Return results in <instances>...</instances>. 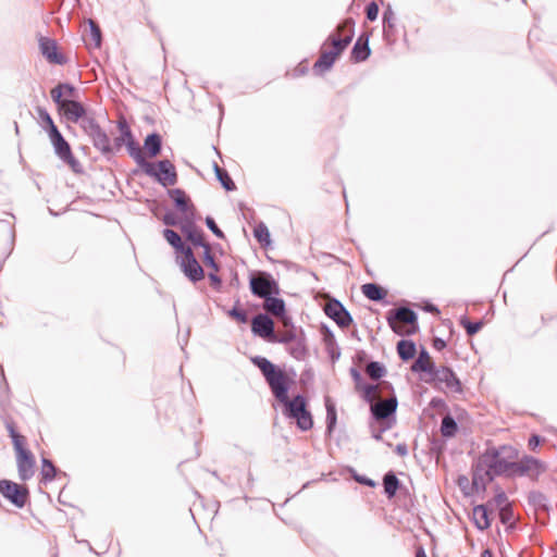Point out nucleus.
Segmentation results:
<instances>
[{
  "label": "nucleus",
  "mask_w": 557,
  "mask_h": 557,
  "mask_svg": "<svg viewBox=\"0 0 557 557\" xmlns=\"http://www.w3.org/2000/svg\"><path fill=\"white\" fill-rule=\"evenodd\" d=\"M364 372L370 380L380 382L383 377V363L370 361L366 364ZM349 374L354 381L356 393L370 406L369 428L372 437L380 441L383 438V397L381 396V384L366 382L357 367H351Z\"/></svg>",
  "instance_id": "obj_1"
},
{
  "label": "nucleus",
  "mask_w": 557,
  "mask_h": 557,
  "mask_svg": "<svg viewBox=\"0 0 557 557\" xmlns=\"http://www.w3.org/2000/svg\"><path fill=\"white\" fill-rule=\"evenodd\" d=\"M250 360L262 373L274 398L278 403L287 400L294 381L288 376L286 371L262 356L251 357Z\"/></svg>",
  "instance_id": "obj_2"
},
{
  "label": "nucleus",
  "mask_w": 557,
  "mask_h": 557,
  "mask_svg": "<svg viewBox=\"0 0 557 557\" xmlns=\"http://www.w3.org/2000/svg\"><path fill=\"white\" fill-rule=\"evenodd\" d=\"M354 26L355 22L352 18H347L341 23L337 27L341 32H346L344 37H338L335 34H331L325 44H331L332 49L322 50L320 57L313 64V71L322 74L330 71L334 65L336 59L346 50L354 38Z\"/></svg>",
  "instance_id": "obj_3"
},
{
  "label": "nucleus",
  "mask_w": 557,
  "mask_h": 557,
  "mask_svg": "<svg viewBox=\"0 0 557 557\" xmlns=\"http://www.w3.org/2000/svg\"><path fill=\"white\" fill-rule=\"evenodd\" d=\"M519 454L512 446H502L498 449L487 450L483 458L484 463L488 469L486 476L492 480L494 475L503 474L516 467Z\"/></svg>",
  "instance_id": "obj_4"
},
{
  "label": "nucleus",
  "mask_w": 557,
  "mask_h": 557,
  "mask_svg": "<svg viewBox=\"0 0 557 557\" xmlns=\"http://www.w3.org/2000/svg\"><path fill=\"white\" fill-rule=\"evenodd\" d=\"M283 405L282 413L296 421L297 428L301 431H309L313 428V418L307 408V399L304 395L297 394L292 399L280 401Z\"/></svg>",
  "instance_id": "obj_5"
},
{
  "label": "nucleus",
  "mask_w": 557,
  "mask_h": 557,
  "mask_svg": "<svg viewBox=\"0 0 557 557\" xmlns=\"http://www.w3.org/2000/svg\"><path fill=\"white\" fill-rule=\"evenodd\" d=\"M141 171L163 187L174 186L178 180L175 165L168 159L148 161Z\"/></svg>",
  "instance_id": "obj_6"
},
{
  "label": "nucleus",
  "mask_w": 557,
  "mask_h": 557,
  "mask_svg": "<svg viewBox=\"0 0 557 557\" xmlns=\"http://www.w3.org/2000/svg\"><path fill=\"white\" fill-rule=\"evenodd\" d=\"M249 289L255 297L260 299L278 295L281 290L278 282L267 271H251L249 273Z\"/></svg>",
  "instance_id": "obj_7"
},
{
  "label": "nucleus",
  "mask_w": 557,
  "mask_h": 557,
  "mask_svg": "<svg viewBox=\"0 0 557 557\" xmlns=\"http://www.w3.org/2000/svg\"><path fill=\"white\" fill-rule=\"evenodd\" d=\"M83 131L89 137L92 146L101 152L102 156L109 158L114 154V148L108 133L94 120H85L83 122Z\"/></svg>",
  "instance_id": "obj_8"
},
{
  "label": "nucleus",
  "mask_w": 557,
  "mask_h": 557,
  "mask_svg": "<svg viewBox=\"0 0 557 557\" xmlns=\"http://www.w3.org/2000/svg\"><path fill=\"white\" fill-rule=\"evenodd\" d=\"M48 137L51 141L55 156L66 165H69L74 173H83V166L81 162L73 154L69 141L64 138L60 129L48 135Z\"/></svg>",
  "instance_id": "obj_9"
},
{
  "label": "nucleus",
  "mask_w": 557,
  "mask_h": 557,
  "mask_svg": "<svg viewBox=\"0 0 557 557\" xmlns=\"http://www.w3.org/2000/svg\"><path fill=\"white\" fill-rule=\"evenodd\" d=\"M0 494L20 509L24 508L29 499V491L26 485L8 479L0 480Z\"/></svg>",
  "instance_id": "obj_10"
},
{
  "label": "nucleus",
  "mask_w": 557,
  "mask_h": 557,
  "mask_svg": "<svg viewBox=\"0 0 557 557\" xmlns=\"http://www.w3.org/2000/svg\"><path fill=\"white\" fill-rule=\"evenodd\" d=\"M176 262L190 282L197 283L205 278V271L196 259L191 247H186L185 251L176 256Z\"/></svg>",
  "instance_id": "obj_11"
},
{
  "label": "nucleus",
  "mask_w": 557,
  "mask_h": 557,
  "mask_svg": "<svg viewBox=\"0 0 557 557\" xmlns=\"http://www.w3.org/2000/svg\"><path fill=\"white\" fill-rule=\"evenodd\" d=\"M324 313L341 329H348L354 319L345 306L336 298H331L324 306Z\"/></svg>",
  "instance_id": "obj_12"
},
{
  "label": "nucleus",
  "mask_w": 557,
  "mask_h": 557,
  "mask_svg": "<svg viewBox=\"0 0 557 557\" xmlns=\"http://www.w3.org/2000/svg\"><path fill=\"white\" fill-rule=\"evenodd\" d=\"M59 112L64 114L67 121L72 123H78L83 129V122L85 120H94V116L87 115L85 106L77 100H65L61 108H58Z\"/></svg>",
  "instance_id": "obj_13"
},
{
  "label": "nucleus",
  "mask_w": 557,
  "mask_h": 557,
  "mask_svg": "<svg viewBox=\"0 0 557 557\" xmlns=\"http://www.w3.org/2000/svg\"><path fill=\"white\" fill-rule=\"evenodd\" d=\"M181 232L195 247L205 246L207 243L203 231L196 225V214H189L182 219Z\"/></svg>",
  "instance_id": "obj_14"
},
{
  "label": "nucleus",
  "mask_w": 557,
  "mask_h": 557,
  "mask_svg": "<svg viewBox=\"0 0 557 557\" xmlns=\"http://www.w3.org/2000/svg\"><path fill=\"white\" fill-rule=\"evenodd\" d=\"M251 332L271 343L275 337L274 322L267 313H258L251 319Z\"/></svg>",
  "instance_id": "obj_15"
},
{
  "label": "nucleus",
  "mask_w": 557,
  "mask_h": 557,
  "mask_svg": "<svg viewBox=\"0 0 557 557\" xmlns=\"http://www.w3.org/2000/svg\"><path fill=\"white\" fill-rule=\"evenodd\" d=\"M39 48L41 54L49 63L64 65L67 62L66 57L59 52L58 44L54 39L49 37H40Z\"/></svg>",
  "instance_id": "obj_16"
},
{
  "label": "nucleus",
  "mask_w": 557,
  "mask_h": 557,
  "mask_svg": "<svg viewBox=\"0 0 557 557\" xmlns=\"http://www.w3.org/2000/svg\"><path fill=\"white\" fill-rule=\"evenodd\" d=\"M175 209L182 214V219L189 214H196V208L184 189L173 188L168 190Z\"/></svg>",
  "instance_id": "obj_17"
},
{
  "label": "nucleus",
  "mask_w": 557,
  "mask_h": 557,
  "mask_svg": "<svg viewBox=\"0 0 557 557\" xmlns=\"http://www.w3.org/2000/svg\"><path fill=\"white\" fill-rule=\"evenodd\" d=\"M17 473L21 481L30 480L35 474L36 459L30 450L16 456Z\"/></svg>",
  "instance_id": "obj_18"
},
{
  "label": "nucleus",
  "mask_w": 557,
  "mask_h": 557,
  "mask_svg": "<svg viewBox=\"0 0 557 557\" xmlns=\"http://www.w3.org/2000/svg\"><path fill=\"white\" fill-rule=\"evenodd\" d=\"M433 379L437 384L443 385L444 388H447L451 392L460 391L459 381L454 374V372L448 368H441L435 370L433 373Z\"/></svg>",
  "instance_id": "obj_19"
},
{
  "label": "nucleus",
  "mask_w": 557,
  "mask_h": 557,
  "mask_svg": "<svg viewBox=\"0 0 557 557\" xmlns=\"http://www.w3.org/2000/svg\"><path fill=\"white\" fill-rule=\"evenodd\" d=\"M64 95H66L70 98H74L76 95L75 86L71 83H59L55 87L51 89V99L58 108H61L65 100H70L69 98H63Z\"/></svg>",
  "instance_id": "obj_20"
},
{
  "label": "nucleus",
  "mask_w": 557,
  "mask_h": 557,
  "mask_svg": "<svg viewBox=\"0 0 557 557\" xmlns=\"http://www.w3.org/2000/svg\"><path fill=\"white\" fill-rule=\"evenodd\" d=\"M117 129L120 135L114 139L112 146L114 153L119 151L123 146H126L132 139H134L133 132L125 117H120L117 121Z\"/></svg>",
  "instance_id": "obj_21"
},
{
  "label": "nucleus",
  "mask_w": 557,
  "mask_h": 557,
  "mask_svg": "<svg viewBox=\"0 0 557 557\" xmlns=\"http://www.w3.org/2000/svg\"><path fill=\"white\" fill-rule=\"evenodd\" d=\"M144 149L150 158L158 157L162 151V137L159 133L152 132L144 139Z\"/></svg>",
  "instance_id": "obj_22"
},
{
  "label": "nucleus",
  "mask_w": 557,
  "mask_h": 557,
  "mask_svg": "<svg viewBox=\"0 0 557 557\" xmlns=\"http://www.w3.org/2000/svg\"><path fill=\"white\" fill-rule=\"evenodd\" d=\"M288 352L297 360H304L308 354L306 336L302 329H299L297 338L288 345Z\"/></svg>",
  "instance_id": "obj_23"
},
{
  "label": "nucleus",
  "mask_w": 557,
  "mask_h": 557,
  "mask_svg": "<svg viewBox=\"0 0 557 557\" xmlns=\"http://www.w3.org/2000/svg\"><path fill=\"white\" fill-rule=\"evenodd\" d=\"M370 53L368 38H363V36L358 37L350 52L351 59L355 62H362L369 58Z\"/></svg>",
  "instance_id": "obj_24"
},
{
  "label": "nucleus",
  "mask_w": 557,
  "mask_h": 557,
  "mask_svg": "<svg viewBox=\"0 0 557 557\" xmlns=\"http://www.w3.org/2000/svg\"><path fill=\"white\" fill-rule=\"evenodd\" d=\"M40 474H41V482L42 483L51 482L58 475L66 476L65 472H61L60 469L57 468L50 459L45 458V457L41 458V471H40Z\"/></svg>",
  "instance_id": "obj_25"
},
{
  "label": "nucleus",
  "mask_w": 557,
  "mask_h": 557,
  "mask_svg": "<svg viewBox=\"0 0 557 557\" xmlns=\"http://www.w3.org/2000/svg\"><path fill=\"white\" fill-rule=\"evenodd\" d=\"M264 300V309L275 317L280 318L284 315L286 312V305L283 298L277 297V295L268 296L263 298Z\"/></svg>",
  "instance_id": "obj_26"
},
{
  "label": "nucleus",
  "mask_w": 557,
  "mask_h": 557,
  "mask_svg": "<svg viewBox=\"0 0 557 557\" xmlns=\"http://www.w3.org/2000/svg\"><path fill=\"white\" fill-rule=\"evenodd\" d=\"M162 235L169 245L173 247L177 256L185 251L186 247H189L188 245L184 244L181 236L170 227L164 228L162 231Z\"/></svg>",
  "instance_id": "obj_27"
},
{
  "label": "nucleus",
  "mask_w": 557,
  "mask_h": 557,
  "mask_svg": "<svg viewBox=\"0 0 557 557\" xmlns=\"http://www.w3.org/2000/svg\"><path fill=\"white\" fill-rule=\"evenodd\" d=\"M388 320H395V321L397 320V322H399V323L406 322L407 323L406 331H416L417 330L416 314L413 311H411L409 309H406V308L398 309L396 311L395 315L389 317Z\"/></svg>",
  "instance_id": "obj_28"
},
{
  "label": "nucleus",
  "mask_w": 557,
  "mask_h": 557,
  "mask_svg": "<svg viewBox=\"0 0 557 557\" xmlns=\"http://www.w3.org/2000/svg\"><path fill=\"white\" fill-rule=\"evenodd\" d=\"M472 517L475 525L481 530L487 529L491 524L490 512L484 505L475 506Z\"/></svg>",
  "instance_id": "obj_29"
},
{
  "label": "nucleus",
  "mask_w": 557,
  "mask_h": 557,
  "mask_svg": "<svg viewBox=\"0 0 557 557\" xmlns=\"http://www.w3.org/2000/svg\"><path fill=\"white\" fill-rule=\"evenodd\" d=\"M36 112L38 114L40 126L47 133V135H50L59 129L50 113L45 108L37 107Z\"/></svg>",
  "instance_id": "obj_30"
},
{
  "label": "nucleus",
  "mask_w": 557,
  "mask_h": 557,
  "mask_svg": "<svg viewBox=\"0 0 557 557\" xmlns=\"http://www.w3.org/2000/svg\"><path fill=\"white\" fill-rule=\"evenodd\" d=\"M213 170L216 180L220 182V184L226 191H233L236 189L234 181L232 180L231 175L225 169L219 166V164L214 162Z\"/></svg>",
  "instance_id": "obj_31"
},
{
  "label": "nucleus",
  "mask_w": 557,
  "mask_h": 557,
  "mask_svg": "<svg viewBox=\"0 0 557 557\" xmlns=\"http://www.w3.org/2000/svg\"><path fill=\"white\" fill-rule=\"evenodd\" d=\"M362 294L372 301H383V286L376 283H366L361 286Z\"/></svg>",
  "instance_id": "obj_32"
},
{
  "label": "nucleus",
  "mask_w": 557,
  "mask_h": 557,
  "mask_svg": "<svg viewBox=\"0 0 557 557\" xmlns=\"http://www.w3.org/2000/svg\"><path fill=\"white\" fill-rule=\"evenodd\" d=\"M412 371H414V372L422 371V372H428L431 374L435 371L434 367H433V362L431 360V357L426 350H422L420 352L418 359L416 360V362L412 366Z\"/></svg>",
  "instance_id": "obj_33"
},
{
  "label": "nucleus",
  "mask_w": 557,
  "mask_h": 557,
  "mask_svg": "<svg viewBox=\"0 0 557 557\" xmlns=\"http://www.w3.org/2000/svg\"><path fill=\"white\" fill-rule=\"evenodd\" d=\"M125 147L127 149L128 154L134 159L138 168L141 170L145 166V163H148V161L145 158L139 144L134 138L129 143H127Z\"/></svg>",
  "instance_id": "obj_34"
},
{
  "label": "nucleus",
  "mask_w": 557,
  "mask_h": 557,
  "mask_svg": "<svg viewBox=\"0 0 557 557\" xmlns=\"http://www.w3.org/2000/svg\"><path fill=\"white\" fill-rule=\"evenodd\" d=\"M397 351L403 360H409L416 355V346L411 341L401 339L397 344Z\"/></svg>",
  "instance_id": "obj_35"
},
{
  "label": "nucleus",
  "mask_w": 557,
  "mask_h": 557,
  "mask_svg": "<svg viewBox=\"0 0 557 557\" xmlns=\"http://www.w3.org/2000/svg\"><path fill=\"white\" fill-rule=\"evenodd\" d=\"M397 409V399L395 396L385 399V430L389 429L395 422V417H392Z\"/></svg>",
  "instance_id": "obj_36"
},
{
  "label": "nucleus",
  "mask_w": 557,
  "mask_h": 557,
  "mask_svg": "<svg viewBox=\"0 0 557 557\" xmlns=\"http://www.w3.org/2000/svg\"><path fill=\"white\" fill-rule=\"evenodd\" d=\"M253 236L257 242L263 246L268 247L271 244L270 232L267 225L263 222H260L253 230Z\"/></svg>",
  "instance_id": "obj_37"
},
{
  "label": "nucleus",
  "mask_w": 557,
  "mask_h": 557,
  "mask_svg": "<svg viewBox=\"0 0 557 557\" xmlns=\"http://www.w3.org/2000/svg\"><path fill=\"white\" fill-rule=\"evenodd\" d=\"M325 407H326V431L332 432L337 422V414L334 404L331 403L330 398H325Z\"/></svg>",
  "instance_id": "obj_38"
},
{
  "label": "nucleus",
  "mask_w": 557,
  "mask_h": 557,
  "mask_svg": "<svg viewBox=\"0 0 557 557\" xmlns=\"http://www.w3.org/2000/svg\"><path fill=\"white\" fill-rule=\"evenodd\" d=\"M398 479L394 473H387L385 474V494H387L389 497L394 496L397 491H403Z\"/></svg>",
  "instance_id": "obj_39"
},
{
  "label": "nucleus",
  "mask_w": 557,
  "mask_h": 557,
  "mask_svg": "<svg viewBox=\"0 0 557 557\" xmlns=\"http://www.w3.org/2000/svg\"><path fill=\"white\" fill-rule=\"evenodd\" d=\"M227 315L236 320L242 324H246L248 322V313L244 309L239 307V300L237 299L234 307L227 310Z\"/></svg>",
  "instance_id": "obj_40"
},
{
  "label": "nucleus",
  "mask_w": 557,
  "mask_h": 557,
  "mask_svg": "<svg viewBox=\"0 0 557 557\" xmlns=\"http://www.w3.org/2000/svg\"><path fill=\"white\" fill-rule=\"evenodd\" d=\"M298 335L299 330H286L285 333L282 335L275 334V337H272L271 343L289 345L297 338Z\"/></svg>",
  "instance_id": "obj_41"
},
{
  "label": "nucleus",
  "mask_w": 557,
  "mask_h": 557,
  "mask_svg": "<svg viewBox=\"0 0 557 557\" xmlns=\"http://www.w3.org/2000/svg\"><path fill=\"white\" fill-rule=\"evenodd\" d=\"M201 248H203V256H202L203 263L207 267L211 268L212 271L219 272L220 271V264L215 261V258H214L213 253L210 251L209 244L206 243V245L201 246Z\"/></svg>",
  "instance_id": "obj_42"
},
{
  "label": "nucleus",
  "mask_w": 557,
  "mask_h": 557,
  "mask_svg": "<svg viewBox=\"0 0 557 557\" xmlns=\"http://www.w3.org/2000/svg\"><path fill=\"white\" fill-rule=\"evenodd\" d=\"M88 24H89V35H90L91 40L94 41V46L96 48H100L101 42H102L101 29H100L99 25L92 20H89Z\"/></svg>",
  "instance_id": "obj_43"
},
{
  "label": "nucleus",
  "mask_w": 557,
  "mask_h": 557,
  "mask_svg": "<svg viewBox=\"0 0 557 557\" xmlns=\"http://www.w3.org/2000/svg\"><path fill=\"white\" fill-rule=\"evenodd\" d=\"M456 430H457V424H456L455 420L449 416L444 417V419L442 421V426H441L442 434L444 436H453L455 434Z\"/></svg>",
  "instance_id": "obj_44"
},
{
  "label": "nucleus",
  "mask_w": 557,
  "mask_h": 557,
  "mask_svg": "<svg viewBox=\"0 0 557 557\" xmlns=\"http://www.w3.org/2000/svg\"><path fill=\"white\" fill-rule=\"evenodd\" d=\"M161 220H162L163 224L166 225L168 227L178 226L181 228L182 218H178L177 214L171 210H168L163 214Z\"/></svg>",
  "instance_id": "obj_45"
},
{
  "label": "nucleus",
  "mask_w": 557,
  "mask_h": 557,
  "mask_svg": "<svg viewBox=\"0 0 557 557\" xmlns=\"http://www.w3.org/2000/svg\"><path fill=\"white\" fill-rule=\"evenodd\" d=\"M495 500L498 506H502V509H500L502 521L504 523L508 522L509 519L511 518V512L507 508V504H506V499H505L504 495H498Z\"/></svg>",
  "instance_id": "obj_46"
},
{
  "label": "nucleus",
  "mask_w": 557,
  "mask_h": 557,
  "mask_svg": "<svg viewBox=\"0 0 557 557\" xmlns=\"http://www.w3.org/2000/svg\"><path fill=\"white\" fill-rule=\"evenodd\" d=\"M205 223L207 225V227L220 239H224L225 238V234L223 233V231L218 226L215 220L210 216V215H207L206 219H205Z\"/></svg>",
  "instance_id": "obj_47"
},
{
  "label": "nucleus",
  "mask_w": 557,
  "mask_h": 557,
  "mask_svg": "<svg viewBox=\"0 0 557 557\" xmlns=\"http://www.w3.org/2000/svg\"><path fill=\"white\" fill-rule=\"evenodd\" d=\"M349 471H350L351 476L354 478V480L356 482H358V483H360L362 485L370 486V487H374L375 486V482L372 479H370V478H368L366 475H362V474H358L356 472V470L352 469V468H349Z\"/></svg>",
  "instance_id": "obj_48"
},
{
  "label": "nucleus",
  "mask_w": 557,
  "mask_h": 557,
  "mask_svg": "<svg viewBox=\"0 0 557 557\" xmlns=\"http://www.w3.org/2000/svg\"><path fill=\"white\" fill-rule=\"evenodd\" d=\"M388 324L389 326L393 329V331L399 335H408V334H412L414 331H404V330H407V323L405 322H397V320H388Z\"/></svg>",
  "instance_id": "obj_49"
},
{
  "label": "nucleus",
  "mask_w": 557,
  "mask_h": 557,
  "mask_svg": "<svg viewBox=\"0 0 557 557\" xmlns=\"http://www.w3.org/2000/svg\"><path fill=\"white\" fill-rule=\"evenodd\" d=\"M377 15H379V5L375 1H371L370 3H368V5L366 8L367 20H369L370 22H373L377 18Z\"/></svg>",
  "instance_id": "obj_50"
},
{
  "label": "nucleus",
  "mask_w": 557,
  "mask_h": 557,
  "mask_svg": "<svg viewBox=\"0 0 557 557\" xmlns=\"http://www.w3.org/2000/svg\"><path fill=\"white\" fill-rule=\"evenodd\" d=\"M12 444L16 453V456L18 454L29 450L28 448L25 447V437L23 435L13 437Z\"/></svg>",
  "instance_id": "obj_51"
},
{
  "label": "nucleus",
  "mask_w": 557,
  "mask_h": 557,
  "mask_svg": "<svg viewBox=\"0 0 557 557\" xmlns=\"http://www.w3.org/2000/svg\"><path fill=\"white\" fill-rule=\"evenodd\" d=\"M208 278H209V281H210L211 286H212L215 290L220 292V290H221V288H222V280H221V277L216 274V272H214V271H213V272H210V273L208 274Z\"/></svg>",
  "instance_id": "obj_52"
},
{
  "label": "nucleus",
  "mask_w": 557,
  "mask_h": 557,
  "mask_svg": "<svg viewBox=\"0 0 557 557\" xmlns=\"http://www.w3.org/2000/svg\"><path fill=\"white\" fill-rule=\"evenodd\" d=\"M326 351L330 356V359L335 362L336 360L339 359L341 357V350H339V347L337 345H332V346H326Z\"/></svg>",
  "instance_id": "obj_53"
},
{
  "label": "nucleus",
  "mask_w": 557,
  "mask_h": 557,
  "mask_svg": "<svg viewBox=\"0 0 557 557\" xmlns=\"http://www.w3.org/2000/svg\"><path fill=\"white\" fill-rule=\"evenodd\" d=\"M286 330H298L293 322V319L285 312L284 315L278 318Z\"/></svg>",
  "instance_id": "obj_54"
},
{
  "label": "nucleus",
  "mask_w": 557,
  "mask_h": 557,
  "mask_svg": "<svg viewBox=\"0 0 557 557\" xmlns=\"http://www.w3.org/2000/svg\"><path fill=\"white\" fill-rule=\"evenodd\" d=\"M463 325L467 330V333L469 335L475 334L481 329V323H470V322H463Z\"/></svg>",
  "instance_id": "obj_55"
},
{
  "label": "nucleus",
  "mask_w": 557,
  "mask_h": 557,
  "mask_svg": "<svg viewBox=\"0 0 557 557\" xmlns=\"http://www.w3.org/2000/svg\"><path fill=\"white\" fill-rule=\"evenodd\" d=\"M323 342H324L325 347L332 346V345H337L335 336L331 330H327V333H324Z\"/></svg>",
  "instance_id": "obj_56"
},
{
  "label": "nucleus",
  "mask_w": 557,
  "mask_h": 557,
  "mask_svg": "<svg viewBox=\"0 0 557 557\" xmlns=\"http://www.w3.org/2000/svg\"><path fill=\"white\" fill-rule=\"evenodd\" d=\"M5 428H7V431H8V433H9V436L11 437V440H13V437H15V436H22V435L16 431L14 423H12V422H7Z\"/></svg>",
  "instance_id": "obj_57"
},
{
  "label": "nucleus",
  "mask_w": 557,
  "mask_h": 557,
  "mask_svg": "<svg viewBox=\"0 0 557 557\" xmlns=\"http://www.w3.org/2000/svg\"><path fill=\"white\" fill-rule=\"evenodd\" d=\"M5 428H7V431H8V433H9V436L11 437V440H13V437H15V436H22V435L16 431L14 423H12V422H7Z\"/></svg>",
  "instance_id": "obj_58"
},
{
  "label": "nucleus",
  "mask_w": 557,
  "mask_h": 557,
  "mask_svg": "<svg viewBox=\"0 0 557 557\" xmlns=\"http://www.w3.org/2000/svg\"><path fill=\"white\" fill-rule=\"evenodd\" d=\"M5 428H7V431H8V433H9V436L11 437V440H13V437H15V436H22V435L16 431L14 423H12V422H7Z\"/></svg>",
  "instance_id": "obj_59"
},
{
  "label": "nucleus",
  "mask_w": 557,
  "mask_h": 557,
  "mask_svg": "<svg viewBox=\"0 0 557 557\" xmlns=\"http://www.w3.org/2000/svg\"><path fill=\"white\" fill-rule=\"evenodd\" d=\"M395 451L401 456V457H406L408 455V447L406 444L401 443V444H398L396 445L395 447Z\"/></svg>",
  "instance_id": "obj_60"
},
{
  "label": "nucleus",
  "mask_w": 557,
  "mask_h": 557,
  "mask_svg": "<svg viewBox=\"0 0 557 557\" xmlns=\"http://www.w3.org/2000/svg\"><path fill=\"white\" fill-rule=\"evenodd\" d=\"M540 442H541L540 437L537 435H533L529 440V447L531 449H535L540 445Z\"/></svg>",
  "instance_id": "obj_61"
},
{
  "label": "nucleus",
  "mask_w": 557,
  "mask_h": 557,
  "mask_svg": "<svg viewBox=\"0 0 557 557\" xmlns=\"http://www.w3.org/2000/svg\"><path fill=\"white\" fill-rule=\"evenodd\" d=\"M356 357L360 364L367 361V354L364 351L357 354Z\"/></svg>",
  "instance_id": "obj_62"
},
{
  "label": "nucleus",
  "mask_w": 557,
  "mask_h": 557,
  "mask_svg": "<svg viewBox=\"0 0 557 557\" xmlns=\"http://www.w3.org/2000/svg\"><path fill=\"white\" fill-rule=\"evenodd\" d=\"M416 557H428V556H426L425 552L422 548H420L417 552Z\"/></svg>",
  "instance_id": "obj_63"
},
{
  "label": "nucleus",
  "mask_w": 557,
  "mask_h": 557,
  "mask_svg": "<svg viewBox=\"0 0 557 557\" xmlns=\"http://www.w3.org/2000/svg\"><path fill=\"white\" fill-rule=\"evenodd\" d=\"M482 557H492V553L490 550H484L482 553Z\"/></svg>",
  "instance_id": "obj_64"
}]
</instances>
